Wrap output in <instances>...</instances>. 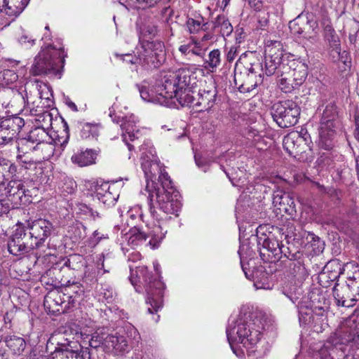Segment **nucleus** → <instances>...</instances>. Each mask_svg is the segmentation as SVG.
I'll list each match as a JSON object with an SVG mask.
<instances>
[{"mask_svg": "<svg viewBox=\"0 0 359 359\" xmlns=\"http://www.w3.org/2000/svg\"><path fill=\"white\" fill-rule=\"evenodd\" d=\"M86 264L84 258L77 254L69 255L65 262V265L73 270H79Z\"/></svg>", "mask_w": 359, "mask_h": 359, "instance_id": "obj_42", "label": "nucleus"}, {"mask_svg": "<svg viewBox=\"0 0 359 359\" xmlns=\"http://www.w3.org/2000/svg\"><path fill=\"white\" fill-rule=\"evenodd\" d=\"M162 191L158 190V208L166 215H175L180 210L182 203L179 191L175 189L168 172L161 170L159 177Z\"/></svg>", "mask_w": 359, "mask_h": 359, "instance_id": "obj_5", "label": "nucleus"}, {"mask_svg": "<svg viewBox=\"0 0 359 359\" xmlns=\"http://www.w3.org/2000/svg\"><path fill=\"white\" fill-rule=\"evenodd\" d=\"M263 325L257 317L248 316L238 318L234 325L226 328V336L232 349L233 344H242L248 350L252 348L262 337Z\"/></svg>", "mask_w": 359, "mask_h": 359, "instance_id": "obj_3", "label": "nucleus"}, {"mask_svg": "<svg viewBox=\"0 0 359 359\" xmlns=\"http://www.w3.org/2000/svg\"><path fill=\"white\" fill-rule=\"evenodd\" d=\"M264 53V73L266 76L274 74L277 69L287 64L285 63L287 60L284 58L285 53L281 41L273 39L266 40Z\"/></svg>", "mask_w": 359, "mask_h": 359, "instance_id": "obj_9", "label": "nucleus"}, {"mask_svg": "<svg viewBox=\"0 0 359 359\" xmlns=\"http://www.w3.org/2000/svg\"><path fill=\"white\" fill-rule=\"evenodd\" d=\"M76 188V183L72 180H67L61 187L62 191L67 194H72Z\"/></svg>", "mask_w": 359, "mask_h": 359, "instance_id": "obj_49", "label": "nucleus"}, {"mask_svg": "<svg viewBox=\"0 0 359 359\" xmlns=\"http://www.w3.org/2000/svg\"><path fill=\"white\" fill-rule=\"evenodd\" d=\"M333 295H334V299H336V301L337 302V305L338 306H346V307H349L350 306V305L346 304V300H344L343 299V297H340V295L339 294V292H338V290L336 288V287H334L333 288Z\"/></svg>", "mask_w": 359, "mask_h": 359, "instance_id": "obj_54", "label": "nucleus"}, {"mask_svg": "<svg viewBox=\"0 0 359 359\" xmlns=\"http://www.w3.org/2000/svg\"><path fill=\"white\" fill-rule=\"evenodd\" d=\"M74 285L65 288L64 292L52 291L44 298V306L53 313H65L74 306L75 299L70 294Z\"/></svg>", "mask_w": 359, "mask_h": 359, "instance_id": "obj_11", "label": "nucleus"}, {"mask_svg": "<svg viewBox=\"0 0 359 359\" xmlns=\"http://www.w3.org/2000/svg\"><path fill=\"white\" fill-rule=\"evenodd\" d=\"M81 350H76V359H91V353L89 350L88 346H86V345L81 344Z\"/></svg>", "mask_w": 359, "mask_h": 359, "instance_id": "obj_52", "label": "nucleus"}, {"mask_svg": "<svg viewBox=\"0 0 359 359\" xmlns=\"http://www.w3.org/2000/svg\"><path fill=\"white\" fill-rule=\"evenodd\" d=\"M191 42L180 46L179 50L185 55H190L189 49H191Z\"/></svg>", "mask_w": 359, "mask_h": 359, "instance_id": "obj_58", "label": "nucleus"}, {"mask_svg": "<svg viewBox=\"0 0 359 359\" xmlns=\"http://www.w3.org/2000/svg\"><path fill=\"white\" fill-rule=\"evenodd\" d=\"M147 246H149L150 249L154 250L156 246L157 245V238L153 237L149 242L147 244Z\"/></svg>", "mask_w": 359, "mask_h": 359, "instance_id": "obj_62", "label": "nucleus"}, {"mask_svg": "<svg viewBox=\"0 0 359 359\" xmlns=\"http://www.w3.org/2000/svg\"><path fill=\"white\" fill-rule=\"evenodd\" d=\"M156 28L148 27L142 34V44L144 50L145 58L147 63H150L156 67V60H157V52L156 48Z\"/></svg>", "mask_w": 359, "mask_h": 359, "instance_id": "obj_18", "label": "nucleus"}, {"mask_svg": "<svg viewBox=\"0 0 359 359\" xmlns=\"http://www.w3.org/2000/svg\"><path fill=\"white\" fill-rule=\"evenodd\" d=\"M338 123V111L334 102L328 103L323 111L320 121L319 146L325 150L332 147V138Z\"/></svg>", "mask_w": 359, "mask_h": 359, "instance_id": "obj_7", "label": "nucleus"}, {"mask_svg": "<svg viewBox=\"0 0 359 359\" xmlns=\"http://www.w3.org/2000/svg\"><path fill=\"white\" fill-rule=\"evenodd\" d=\"M139 91L142 98L147 102H155L157 93L155 90H149L148 87L142 86L139 87Z\"/></svg>", "mask_w": 359, "mask_h": 359, "instance_id": "obj_43", "label": "nucleus"}, {"mask_svg": "<svg viewBox=\"0 0 359 359\" xmlns=\"http://www.w3.org/2000/svg\"><path fill=\"white\" fill-rule=\"evenodd\" d=\"M273 203L278 208L290 215H292L295 212V203L293 198L287 193L283 194H276L273 197Z\"/></svg>", "mask_w": 359, "mask_h": 359, "instance_id": "obj_29", "label": "nucleus"}, {"mask_svg": "<svg viewBox=\"0 0 359 359\" xmlns=\"http://www.w3.org/2000/svg\"><path fill=\"white\" fill-rule=\"evenodd\" d=\"M216 95L217 91L215 87L200 90L197 93L196 101L194 102V104L196 105V111L210 109L215 104Z\"/></svg>", "mask_w": 359, "mask_h": 359, "instance_id": "obj_20", "label": "nucleus"}, {"mask_svg": "<svg viewBox=\"0 0 359 359\" xmlns=\"http://www.w3.org/2000/svg\"><path fill=\"white\" fill-rule=\"evenodd\" d=\"M238 48L236 46H231L226 54V60L229 62H232L237 55Z\"/></svg>", "mask_w": 359, "mask_h": 359, "instance_id": "obj_55", "label": "nucleus"}, {"mask_svg": "<svg viewBox=\"0 0 359 359\" xmlns=\"http://www.w3.org/2000/svg\"><path fill=\"white\" fill-rule=\"evenodd\" d=\"M104 255L100 254L97 260V267L93 266H86L83 282L87 285H93L97 281V276L100 270L103 269L104 273H109V269H106L104 264Z\"/></svg>", "mask_w": 359, "mask_h": 359, "instance_id": "obj_21", "label": "nucleus"}, {"mask_svg": "<svg viewBox=\"0 0 359 359\" xmlns=\"http://www.w3.org/2000/svg\"><path fill=\"white\" fill-rule=\"evenodd\" d=\"M19 63H20L19 60L11 59V58H6L3 61V65H4V66L5 67H14L18 65Z\"/></svg>", "mask_w": 359, "mask_h": 359, "instance_id": "obj_57", "label": "nucleus"}, {"mask_svg": "<svg viewBox=\"0 0 359 359\" xmlns=\"http://www.w3.org/2000/svg\"><path fill=\"white\" fill-rule=\"evenodd\" d=\"M81 334L82 337L81 343L84 345H88L93 348H97L102 344L104 345V338L97 332H94L90 335L81 332Z\"/></svg>", "mask_w": 359, "mask_h": 359, "instance_id": "obj_38", "label": "nucleus"}, {"mask_svg": "<svg viewBox=\"0 0 359 359\" xmlns=\"http://www.w3.org/2000/svg\"><path fill=\"white\" fill-rule=\"evenodd\" d=\"M25 229L29 230L30 241H33L35 247L40 250L45 241L55 231L53 223L43 218L29 219L26 221Z\"/></svg>", "mask_w": 359, "mask_h": 359, "instance_id": "obj_12", "label": "nucleus"}, {"mask_svg": "<svg viewBox=\"0 0 359 359\" xmlns=\"http://www.w3.org/2000/svg\"><path fill=\"white\" fill-rule=\"evenodd\" d=\"M105 188H109L107 184L98 186L95 189V192L98 199L103 203H106L107 201L114 199L110 192H106L104 194L101 193L100 190H104Z\"/></svg>", "mask_w": 359, "mask_h": 359, "instance_id": "obj_48", "label": "nucleus"}, {"mask_svg": "<svg viewBox=\"0 0 359 359\" xmlns=\"http://www.w3.org/2000/svg\"><path fill=\"white\" fill-rule=\"evenodd\" d=\"M262 228L259 226L257 231V246L261 258L269 262H275L282 257V255H286L284 245L280 243L273 236L260 233Z\"/></svg>", "mask_w": 359, "mask_h": 359, "instance_id": "obj_10", "label": "nucleus"}, {"mask_svg": "<svg viewBox=\"0 0 359 359\" xmlns=\"http://www.w3.org/2000/svg\"><path fill=\"white\" fill-rule=\"evenodd\" d=\"M113 121L116 123H119L121 121V128L123 132L128 134L130 141L134 140L135 137V132L137 131L136 126L137 118L134 115L132 114L129 116L123 117L118 116L117 119L113 118ZM122 137L123 140L126 141V137L124 133H123Z\"/></svg>", "mask_w": 359, "mask_h": 359, "instance_id": "obj_27", "label": "nucleus"}, {"mask_svg": "<svg viewBox=\"0 0 359 359\" xmlns=\"http://www.w3.org/2000/svg\"><path fill=\"white\" fill-rule=\"evenodd\" d=\"M97 154L90 149H79L71 157L72 162L80 167L88 166L95 163Z\"/></svg>", "mask_w": 359, "mask_h": 359, "instance_id": "obj_28", "label": "nucleus"}, {"mask_svg": "<svg viewBox=\"0 0 359 359\" xmlns=\"http://www.w3.org/2000/svg\"><path fill=\"white\" fill-rule=\"evenodd\" d=\"M271 115L279 127L289 128L298 122L300 107L292 100L278 102L272 107Z\"/></svg>", "mask_w": 359, "mask_h": 359, "instance_id": "obj_8", "label": "nucleus"}, {"mask_svg": "<svg viewBox=\"0 0 359 359\" xmlns=\"http://www.w3.org/2000/svg\"><path fill=\"white\" fill-rule=\"evenodd\" d=\"M358 324L352 320L346 322L335 333L336 344H348L358 339Z\"/></svg>", "mask_w": 359, "mask_h": 359, "instance_id": "obj_19", "label": "nucleus"}, {"mask_svg": "<svg viewBox=\"0 0 359 359\" xmlns=\"http://www.w3.org/2000/svg\"><path fill=\"white\" fill-rule=\"evenodd\" d=\"M136 273L138 278L142 277L145 283L146 304L148 305L147 311L150 314H154L157 312L156 273L149 271L147 266H137Z\"/></svg>", "mask_w": 359, "mask_h": 359, "instance_id": "obj_13", "label": "nucleus"}, {"mask_svg": "<svg viewBox=\"0 0 359 359\" xmlns=\"http://www.w3.org/2000/svg\"><path fill=\"white\" fill-rule=\"evenodd\" d=\"M221 63V53L219 49H214L211 50L208 55V59L204 60V67L214 72L216 69L220 65Z\"/></svg>", "mask_w": 359, "mask_h": 359, "instance_id": "obj_36", "label": "nucleus"}, {"mask_svg": "<svg viewBox=\"0 0 359 359\" xmlns=\"http://www.w3.org/2000/svg\"><path fill=\"white\" fill-rule=\"evenodd\" d=\"M197 72L194 67H184L177 71L161 69L158 75V104L172 107L179 91L196 86Z\"/></svg>", "mask_w": 359, "mask_h": 359, "instance_id": "obj_1", "label": "nucleus"}, {"mask_svg": "<svg viewBox=\"0 0 359 359\" xmlns=\"http://www.w3.org/2000/svg\"><path fill=\"white\" fill-rule=\"evenodd\" d=\"M194 94V91L192 89L183 90L178 92L175 100L176 99L182 106H188L196 111V105L194 104L196 97Z\"/></svg>", "mask_w": 359, "mask_h": 359, "instance_id": "obj_35", "label": "nucleus"}, {"mask_svg": "<svg viewBox=\"0 0 359 359\" xmlns=\"http://www.w3.org/2000/svg\"><path fill=\"white\" fill-rule=\"evenodd\" d=\"M0 359H9L8 353L5 348H0Z\"/></svg>", "mask_w": 359, "mask_h": 359, "instance_id": "obj_64", "label": "nucleus"}, {"mask_svg": "<svg viewBox=\"0 0 359 359\" xmlns=\"http://www.w3.org/2000/svg\"><path fill=\"white\" fill-rule=\"evenodd\" d=\"M17 149L18 151V158H20L22 154H25L33 150H39V149L32 144L27 137L22 138L18 141Z\"/></svg>", "mask_w": 359, "mask_h": 359, "instance_id": "obj_41", "label": "nucleus"}, {"mask_svg": "<svg viewBox=\"0 0 359 359\" xmlns=\"http://www.w3.org/2000/svg\"><path fill=\"white\" fill-rule=\"evenodd\" d=\"M213 29L222 36H228L233 32V27L224 15H218L213 22Z\"/></svg>", "mask_w": 359, "mask_h": 359, "instance_id": "obj_34", "label": "nucleus"}, {"mask_svg": "<svg viewBox=\"0 0 359 359\" xmlns=\"http://www.w3.org/2000/svg\"><path fill=\"white\" fill-rule=\"evenodd\" d=\"M4 341L11 353L15 355H20L26 348L25 340L16 335H7L4 337Z\"/></svg>", "mask_w": 359, "mask_h": 359, "instance_id": "obj_30", "label": "nucleus"}, {"mask_svg": "<svg viewBox=\"0 0 359 359\" xmlns=\"http://www.w3.org/2000/svg\"><path fill=\"white\" fill-rule=\"evenodd\" d=\"M146 239L147 236L144 232L137 228H133L129 232L128 243L131 248H134L144 242Z\"/></svg>", "mask_w": 359, "mask_h": 359, "instance_id": "obj_40", "label": "nucleus"}, {"mask_svg": "<svg viewBox=\"0 0 359 359\" xmlns=\"http://www.w3.org/2000/svg\"><path fill=\"white\" fill-rule=\"evenodd\" d=\"M64 49L49 45L43 49L34 59L32 67L34 75H48L60 78L64 63Z\"/></svg>", "mask_w": 359, "mask_h": 359, "instance_id": "obj_4", "label": "nucleus"}, {"mask_svg": "<svg viewBox=\"0 0 359 359\" xmlns=\"http://www.w3.org/2000/svg\"><path fill=\"white\" fill-rule=\"evenodd\" d=\"M191 45V49H189L190 55H193L203 58L205 55V48H202L200 46V43L194 39H192Z\"/></svg>", "mask_w": 359, "mask_h": 359, "instance_id": "obj_47", "label": "nucleus"}, {"mask_svg": "<svg viewBox=\"0 0 359 359\" xmlns=\"http://www.w3.org/2000/svg\"><path fill=\"white\" fill-rule=\"evenodd\" d=\"M324 38L329 44L333 59L339 60L341 57L340 40L332 26L326 25L324 27Z\"/></svg>", "mask_w": 359, "mask_h": 359, "instance_id": "obj_23", "label": "nucleus"}, {"mask_svg": "<svg viewBox=\"0 0 359 359\" xmlns=\"http://www.w3.org/2000/svg\"><path fill=\"white\" fill-rule=\"evenodd\" d=\"M246 137L248 140L251 141L252 143L256 144L259 142L262 136L260 135L258 130L252 128H250L248 129L246 133Z\"/></svg>", "mask_w": 359, "mask_h": 359, "instance_id": "obj_50", "label": "nucleus"}, {"mask_svg": "<svg viewBox=\"0 0 359 359\" xmlns=\"http://www.w3.org/2000/svg\"><path fill=\"white\" fill-rule=\"evenodd\" d=\"M168 60L172 62L170 53L165 48L164 44L158 42V63H168Z\"/></svg>", "mask_w": 359, "mask_h": 359, "instance_id": "obj_45", "label": "nucleus"}, {"mask_svg": "<svg viewBox=\"0 0 359 359\" xmlns=\"http://www.w3.org/2000/svg\"><path fill=\"white\" fill-rule=\"evenodd\" d=\"M264 72L262 63L255 52L243 53L234 70V83L241 93H248L262 82Z\"/></svg>", "mask_w": 359, "mask_h": 359, "instance_id": "obj_2", "label": "nucleus"}, {"mask_svg": "<svg viewBox=\"0 0 359 359\" xmlns=\"http://www.w3.org/2000/svg\"><path fill=\"white\" fill-rule=\"evenodd\" d=\"M206 25L207 22H204L201 16H198L196 18H189L186 22L187 30L190 34H197L201 30L205 31Z\"/></svg>", "mask_w": 359, "mask_h": 359, "instance_id": "obj_37", "label": "nucleus"}, {"mask_svg": "<svg viewBox=\"0 0 359 359\" xmlns=\"http://www.w3.org/2000/svg\"><path fill=\"white\" fill-rule=\"evenodd\" d=\"M283 68L288 71L299 86L304 83L308 74L307 67L305 64L297 63L294 60L287 62L283 65Z\"/></svg>", "mask_w": 359, "mask_h": 359, "instance_id": "obj_24", "label": "nucleus"}, {"mask_svg": "<svg viewBox=\"0 0 359 359\" xmlns=\"http://www.w3.org/2000/svg\"><path fill=\"white\" fill-rule=\"evenodd\" d=\"M66 104L74 111H78L77 106L70 99L66 100Z\"/></svg>", "mask_w": 359, "mask_h": 359, "instance_id": "obj_61", "label": "nucleus"}, {"mask_svg": "<svg viewBox=\"0 0 359 359\" xmlns=\"http://www.w3.org/2000/svg\"><path fill=\"white\" fill-rule=\"evenodd\" d=\"M34 121L38 123V126H43V128L45 129L51 124L52 115L48 111H44L37 114Z\"/></svg>", "mask_w": 359, "mask_h": 359, "instance_id": "obj_44", "label": "nucleus"}, {"mask_svg": "<svg viewBox=\"0 0 359 359\" xmlns=\"http://www.w3.org/2000/svg\"><path fill=\"white\" fill-rule=\"evenodd\" d=\"M29 1V0H3V11L14 20L24 11Z\"/></svg>", "mask_w": 359, "mask_h": 359, "instance_id": "obj_26", "label": "nucleus"}, {"mask_svg": "<svg viewBox=\"0 0 359 359\" xmlns=\"http://www.w3.org/2000/svg\"><path fill=\"white\" fill-rule=\"evenodd\" d=\"M29 191L25 189L24 183L15 178L11 180L4 188L5 198L12 204L13 207L18 208L22 204L29 202Z\"/></svg>", "mask_w": 359, "mask_h": 359, "instance_id": "obj_15", "label": "nucleus"}, {"mask_svg": "<svg viewBox=\"0 0 359 359\" xmlns=\"http://www.w3.org/2000/svg\"><path fill=\"white\" fill-rule=\"evenodd\" d=\"M301 133L293 131L285 135L283 140V146L284 149L292 156L294 158L299 161H309V158L305 154V148L308 147L306 143V138Z\"/></svg>", "mask_w": 359, "mask_h": 359, "instance_id": "obj_14", "label": "nucleus"}, {"mask_svg": "<svg viewBox=\"0 0 359 359\" xmlns=\"http://www.w3.org/2000/svg\"><path fill=\"white\" fill-rule=\"evenodd\" d=\"M27 137L32 144H36L37 148L40 149L41 151H44L43 159L48 158L53 155L54 147L48 142L50 137L46 129L43 128V126H36L31 130Z\"/></svg>", "mask_w": 359, "mask_h": 359, "instance_id": "obj_17", "label": "nucleus"}, {"mask_svg": "<svg viewBox=\"0 0 359 359\" xmlns=\"http://www.w3.org/2000/svg\"><path fill=\"white\" fill-rule=\"evenodd\" d=\"M94 238L96 240V243L100 242L102 239L108 238V236L106 234L101 233L98 231H95L93 233Z\"/></svg>", "mask_w": 359, "mask_h": 359, "instance_id": "obj_59", "label": "nucleus"}, {"mask_svg": "<svg viewBox=\"0 0 359 359\" xmlns=\"http://www.w3.org/2000/svg\"><path fill=\"white\" fill-rule=\"evenodd\" d=\"M276 73L278 74L279 78L278 86L283 93H291L299 87L288 71L283 68V66L277 69Z\"/></svg>", "mask_w": 359, "mask_h": 359, "instance_id": "obj_25", "label": "nucleus"}, {"mask_svg": "<svg viewBox=\"0 0 359 359\" xmlns=\"http://www.w3.org/2000/svg\"><path fill=\"white\" fill-rule=\"evenodd\" d=\"M15 226L16 228L7 243L8 251L10 254L16 257H22L32 251L36 250L34 253L37 259L42 256L50 255L46 250H43V253L38 252V248L35 247L33 241H30V236H27L25 226L22 223L18 222Z\"/></svg>", "mask_w": 359, "mask_h": 359, "instance_id": "obj_6", "label": "nucleus"}, {"mask_svg": "<svg viewBox=\"0 0 359 359\" xmlns=\"http://www.w3.org/2000/svg\"><path fill=\"white\" fill-rule=\"evenodd\" d=\"M104 346L107 351L118 354L127 349L128 341L124 336L109 334L104 338Z\"/></svg>", "mask_w": 359, "mask_h": 359, "instance_id": "obj_22", "label": "nucleus"}, {"mask_svg": "<svg viewBox=\"0 0 359 359\" xmlns=\"http://www.w3.org/2000/svg\"><path fill=\"white\" fill-rule=\"evenodd\" d=\"M1 74L2 80L6 85L13 83L18 81V76L14 70L4 69Z\"/></svg>", "mask_w": 359, "mask_h": 359, "instance_id": "obj_46", "label": "nucleus"}, {"mask_svg": "<svg viewBox=\"0 0 359 359\" xmlns=\"http://www.w3.org/2000/svg\"><path fill=\"white\" fill-rule=\"evenodd\" d=\"M151 165V163L147 161L142 164L147 180L146 191L149 194L147 198L149 211L151 215L155 219L156 215V204L157 203V184L155 182L156 176L152 172Z\"/></svg>", "mask_w": 359, "mask_h": 359, "instance_id": "obj_16", "label": "nucleus"}, {"mask_svg": "<svg viewBox=\"0 0 359 359\" xmlns=\"http://www.w3.org/2000/svg\"><path fill=\"white\" fill-rule=\"evenodd\" d=\"M289 28L292 34L300 35L306 34L311 29V26L307 17L299 15L289 22Z\"/></svg>", "mask_w": 359, "mask_h": 359, "instance_id": "obj_31", "label": "nucleus"}, {"mask_svg": "<svg viewBox=\"0 0 359 359\" xmlns=\"http://www.w3.org/2000/svg\"><path fill=\"white\" fill-rule=\"evenodd\" d=\"M249 3L255 11H260L263 7L264 0H250Z\"/></svg>", "mask_w": 359, "mask_h": 359, "instance_id": "obj_56", "label": "nucleus"}, {"mask_svg": "<svg viewBox=\"0 0 359 359\" xmlns=\"http://www.w3.org/2000/svg\"><path fill=\"white\" fill-rule=\"evenodd\" d=\"M16 208L13 207V204L6 198L0 199V215L7 214L11 209Z\"/></svg>", "mask_w": 359, "mask_h": 359, "instance_id": "obj_51", "label": "nucleus"}, {"mask_svg": "<svg viewBox=\"0 0 359 359\" xmlns=\"http://www.w3.org/2000/svg\"><path fill=\"white\" fill-rule=\"evenodd\" d=\"M17 172L15 165L8 159L0 158V180L9 181L14 179Z\"/></svg>", "mask_w": 359, "mask_h": 359, "instance_id": "obj_32", "label": "nucleus"}, {"mask_svg": "<svg viewBox=\"0 0 359 359\" xmlns=\"http://www.w3.org/2000/svg\"><path fill=\"white\" fill-rule=\"evenodd\" d=\"M115 56L116 57H119L123 61H125V62H126L128 63H130V64H135V60H137V58H135V57L134 55H133L132 54L115 53Z\"/></svg>", "mask_w": 359, "mask_h": 359, "instance_id": "obj_53", "label": "nucleus"}, {"mask_svg": "<svg viewBox=\"0 0 359 359\" xmlns=\"http://www.w3.org/2000/svg\"><path fill=\"white\" fill-rule=\"evenodd\" d=\"M73 348L74 346L72 345V342L70 341H67V343L63 344H58L52 355L59 354L62 357H65L67 358H75L76 359V355H78L76 353V350H74Z\"/></svg>", "mask_w": 359, "mask_h": 359, "instance_id": "obj_39", "label": "nucleus"}, {"mask_svg": "<svg viewBox=\"0 0 359 359\" xmlns=\"http://www.w3.org/2000/svg\"><path fill=\"white\" fill-rule=\"evenodd\" d=\"M306 316H303V314H302V312L300 311L299 312V322L301 323H304V324H306L308 321H309L310 318H311V316H310V313H306Z\"/></svg>", "mask_w": 359, "mask_h": 359, "instance_id": "obj_60", "label": "nucleus"}, {"mask_svg": "<svg viewBox=\"0 0 359 359\" xmlns=\"http://www.w3.org/2000/svg\"><path fill=\"white\" fill-rule=\"evenodd\" d=\"M34 39L28 40V36L27 35H22L20 39V42L21 43H26L27 42H28L32 45L34 43Z\"/></svg>", "mask_w": 359, "mask_h": 359, "instance_id": "obj_63", "label": "nucleus"}, {"mask_svg": "<svg viewBox=\"0 0 359 359\" xmlns=\"http://www.w3.org/2000/svg\"><path fill=\"white\" fill-rule=\"evenodd\" d=\"M25 126V121L20 116H14L3 120L1 122V128H6L13 135L16 136Z\"/></svg>", "mask_w": 359, "mask_h": 359, "instance_id": "obj_33", "label": "nucleus"}]
</instances>
